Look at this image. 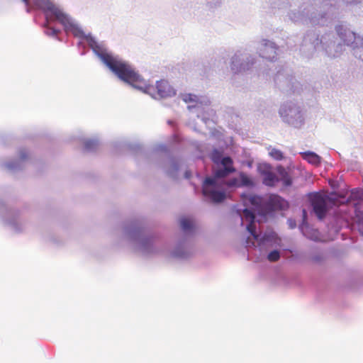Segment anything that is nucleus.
Instances as JSON below:
<instances>
[{
	"instance_id": "nucleus-23",
	"label": "nucleus",
	"mask_w": 363,
	"mask_h": 363,
	"mask_svg": "<svg viewBox=\"0 0 363 363\" xmlns=\"http://www.w3.org/2000/svg\"><path fill=\"white\" fill-rule=\"evenodd\" d=\"M279 113H280V115H281V116H284V114L286 113V110H285L284 108H281V109L280 110Z\"/></svg>"
},
{
	"instance_id": "nucleus-8",
	"label": "nucleus",
	"mask_w": 363,
	"mask_h": 363,
	"mask_svg": "<svg viewBox=\"0 0 363 363\" xmlns=\"http://www.w3.org/2000/svg\"><path fill=\"white\" fill-rule=\"evenodd\" d=\"M157 93L161 98H166L175 95V90L166 80L158 81L156 84Z\"/></svg>"
},
{
	"instance_id": "nucleus-3",
	"label": "nucleus",
	"mask_w": 363,
	"mask_h": 363,
	"mask_svg": "<svg viewBox=\"0 0 363 363\" xmlns=\"http://www.w3.org/2000/svg\"><path fill=\"white\" fill-rule=\"evenodd\" d=\"M245 205L252 206L255 211L262 216L272 211L285 210L289 207L288 202L277 194H270L267 198H262L255 194H243Z\"/></svg>"
},
{
	"instance_id": "nucleus-22",
	"label": "nucleus",
	"mask_w": 363,
	"mask_h": 363,
	"mask_svg": "<svg viewBox=\"0 0 363 363\" xmlns=\"http://www.w3.org/2000/svg\"><path fill=\"white\" fill-rule=\"evenodd\" d=\"M20 157L22 159V160H25L28 157V153L25 150H23L21 151L20 152Z\"/></svg>"
},
{
	"instance_id": "nucleus-13",
	"label": "nucleus",
	"mask_w": 363,
	"mask_h": 363,
	"mask_svg": "<svg viewBox=\"0 0 363 363\" xmlns=\"http://www.w3.org/2000/svg\"><path fill=\"white\" fill-rule=\"evenodd\" d=\"M303 158L312 164L317 165L320 163V157L312 152L303 153Z\"/></svg>"
},
{
	"instance_id": "nucleus-4",
	"label": "nucleus",
	"mask_w": 363,
	"mask_h": 363,
	"mask_svg": "<svg viewBox=\"0 0 363 363\" xmlns=\"http://www.w3.org/2000/svg\"><path fill=\"white\" fill-rule=\"evenodd\" d=\"M311 202L313 211L319 219H323L325 216L329 208L343 203L334 193L330 195L314 193L311 196Z\"/></svg>"
},
{
	"instance_id": "nucleus-5",
	"label": "nucleus",
	"mask_w": 363,
	"mask_h": 363,
	"mask_svg": "<svg viewBox=\"0 0 363 363\" xmlns=\"http://www.w3.org/2000/svg\"><path fill=\"white\" fill-rule=\"evenodd\" d=\"M241 219L248 222L247 225V231L252 235L255 240L258 242L259 245L264 244L265 241L269 240V235H264L261 238L260 235L256 233V226L255 225V214L250 210L245 208L242 211V215H240Z\"/></svg>"
},
{
	"instance_id": "nucleus-15",
	"label": "nucleus",
	"mask_w": 363,
	"mask_h": 363,
	"mask_svg": "<svg viewBox=\"0 0 363 363\" xmlns=\"http://www.w3.org/2000/svg\"><path fill=\"white\" fill-rule=\"evenodd\" d=\"M220 179H218V182L220 185L223 188V191L225 193V199L226 198L225 186H240V182L236 178L231 179L228 182L221 181Z\"/></svg>"
},
{
	"instance_id": "nucleus-25",
	"label": "nucleus",
	"mask_w": 363,
	"mask_h": 363,
	"mask_svg": "<svg viewBox=\"0 0 363 363\" xmlns=\"http://www.w3.org/2000/svg\"><path fill=\"white\" fill-rule=\"evenodd\" d=\"M26 5L28 4V0H22Z\"/></svg>"
},
{
	"instance_id": "nucleus-16",
	"label": "nucleus",
	"mask_w": 363,
	"mask_h": 363,
	"mask_svg": "<svg viewBox=\"0 0 363 363\" xmlns=\"http://www.w3.org/2000/svg\"><path fill=\"white\" fill-rule=\"evenodd\" d=\"M239 176L240 179V186L252 187L255 185L252 179L246 174L240 172Z\"/></svg>"
},
{
	"instance_id": "nucleus-10",
	"label": "nucleus",
	"mask_w": 363,
	"mask_h": 363,
	"mask_svg": "<svg viewBox=\"0 0 363 363\" xmlns=\"http://www.w3.org/2000/svg\"><path fill=\"white\" fill-rule=\"evenodd\" d=\"M355 214L358 219L359 230L363 233V203H354Z\"/></svg>"
},
{
	"instance_id": "nucleus-14",
	"label": "nucleus",
	"mask_w": 363,
	"mask_h": 363,
	"mask_svg": "<svg viewBox=\"0 0 363 363\" xmlns=\"http://www.w3.org/2000/svg\"><path fill=\"white\" fill-rule=\"evenodd\" d=\"M180 225L183 230L188 231L194 228V220L189 217H183L180 220Z\"/></svg>"
},
{
	"instance_id": "nucleus-9",
	"label": "nucleus",
	"mask_w": 363,
	"mask_h": 363,
	"mask_svg": "<svg viewBox=\"0 0 363 363\" xmlns=\"http://www.w3.org/2000/svg\"><path fill=\"white\" fill-rule=\"evenodd\" d=\"M277 172L279 176V180H281L284 186H289L292 184V179L284 167L279 166Z\"/></svg>"
},
{
	"instance_id": "nucleus-11",
	"label": "nucleus",
	"mask_w": 363,
	"mask_h": 363,
	"mask_svg": "<svg viewBox=\"0 0 363 363\" xmlns=\"http://www.w3.org/2000/svg\"><path fill=\"white\" fill-rule=\"evenodd\" d=\"M261 55L263 57L273 60L277 55L276 48L274 46L264 45V48L261 50Z\"/></svg>"
},
{
	"instance_id": "nucleus-21",
	"label": "nucleus",
	"mask_w": 363,
	"mask_h": 363,
	"mask_svg": "<svg viewBox=\"0 0 363 363\" xmlns=\"http://www.w3.org/2000/svg\"><path fill=\"white\" fill-rule=\"evenodd\" d=\"M84 145L86 150H92L96 147V143L93 140H88L85 143Z\"/></svg>"
},
{
	"instance_id": "nucleus-18",
	"label": "nucleus",
	"mask_w": 363,
	"mask_h": 363,
	"mask_svg": "<svg viewBox=\"0 0 363 363\" xmlns=\"http://www.w3.org/2000/svg\"><path fill=\"white\" fill-rule=\"evenodd\" d=\"M280 257V255L279 251L277 250H273L267 256V259L270 262H276L277 261Z\"/></svg>"
},
{
	"instance_id": "nucleus-2",
	"label": "nucleus",
	"mask_w": 363,
	"mask_h": 363,
	"mask_svg": "<svg viewBox=\"0 0 363 363\" xmlns=\"http://www.w3.org/2000/svg\"><path fill=\"white\" fill-rule=\"evenodd\" d=\"M211 160L216 164L220 165L213 171L212 177H206L202 185V192L205 197L213 203H220L225 200L223 188L220 185L218 179H224L235 172L231 157H222V152L214 150L211 154Z\"/></svg>"
},
{
	"instance_id": "nucleus-12",
	"label": "nucleus",
	"mask_w": 363,
	"mask_h": 363,
	"mask_svg": "<svg viewBox=\"0 0 363 363\" xmlns=\"http://www.w3.org/2000/svg\"><path fill=\"white\" fill-rule=\"evenodd\" d=\"M66 32L72 33L74 36L79 38H84L85 34L83 30L79 28L77 25L73 23L72 22L69 24V26L65 29Z\"/></svg>"
},
{
	"instance_id": "nucleus-7",
	"label": "nucleus",
	"mask_w": 363,
	"mask_h": 363,
	"mask_svg": "<svg viewBox=\"0 0 363 363\" xmlns=\"http://www.w3.org/2000/svg\"><path fill=\"white\" fill-rule=\"evenodd\" d=\"M48 9L55 16V18L64 26L65 30L72 22L70 18L61 9L53 4H49Z\"/></svg>"
},
{
	"instance_id": "nucleus-6",
	"label": "nucleus",
	"mask_w": 363,
	"mask_h": 363,
	"mask_svg": "<svg viewBox=\"0 0 363 363\" xmlns=\"http://www.w3.org/2000/svg\"><path fill=\"white\" fill-rule=\"evenodd\" d=\"M258 171L262 177V182L268 186H274L279 182V178L274 172L272 171L271 166L263 164L258 166Z\"/></svg>"
},
{
	"instance_id": "nucleus-24",
	"label": "nucleus",
	"mask_w": 363,
	"mask_h": 363,
	"mask_svg": "<svg viewBox=\"0 0 363 363\" xmlns=\"http://www.w3.org/2000/svg\"><path fill=\"white\" fill-rule=\"evenodd\" d=\"M186 178H189L190 177V174L188 172H186Z\"/></svg>"
},
{
	"instance_id": "nucleus-17",
	"label": "nucleus",
	"mask_w": 363,
	"mask_h": 363,
	"mask_svg": "<svg viewBox=\"0 0 363 363\" xmlns=\"http://www.w3.org/2000/svg\"><path fill=\"white\" fill-rule=\"evenodd\" d=\"M269 155L276 160H281L284 158L283 153L281 150L273 148L269 152Z\"/></svg>"
},
{
	"instance_id": "nucleus-1",
	"label": "nucleus",
	"mask_w": 363,
	"mask_h": 363,
	"mask_svg": "<svg viewBox=\"0 0 363 363\" xmlns=\"http://www.w3.org/2000/svg\"><path fill=\"white\" fill-rule=\"evenodd\" d=\"M89 43L95 54L119 79L144 92L152 88L145 83L129 64L108 53L94 39L90 38Z\"/></svg>"
},
{
	"instance_id": "nucleus-19",
	"label": "nucleus",
	"mask_w": 363,
	"mask_h": 363,
	"mask_svg": "<svg viewBox=\"0 0 363 363\" xmlns=\"http://www.w3.org/2000/svg\"><path fill=\"white\" fill-rule=\"evenodd\" d=\"M351 195L353 198L361 199L363 198V191L360 189H354L352 191Z\"/></svg>"
},
{
	"instance_id": "nucleus-20",
	"label": "nucleus",
	"mask_w": 363,
	"mask_h": 363,
	"mask_svg": "<svg viewBox=\"0 0 363 363\" xmlns=\"http://www.w3.org/2000/svg\"><path fill=\"white\" fill-rule=\"evenodd\" d=\"M59 33H60L59 30L55 29L53 28H48L45 30V33L50 36H56Z\"/></svg>"
}]
</instances>
